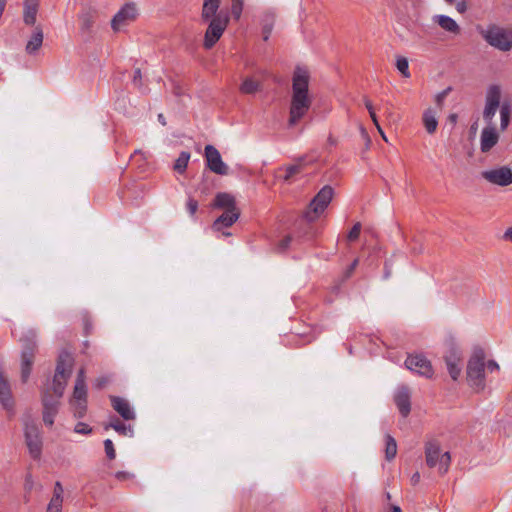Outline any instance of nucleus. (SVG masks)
Wrapping results in <instances>:
<instances>
[{"mask_svg": "<svg viewBox=\"0 0 512 512\" xmlns=\"http://www.w3.org/2000/svg\"><path fill=\"white\" fill-rule=\"evenodd\" d=\"M74 359L70 352L62 350L56 361L52 383H47L40 389L43 409L59 410L60 399L64 395L69 378L72 374Z\"/></svg>", "mask_w": 512, "mask_h": 512, "instance_id": "f257e3e1", "label": "nucleus"}, {"mask_svg": "<svg viewBox=\"0 0 512 512\" xmlns=\"http://www.w3.org/2000/svg\"><path fill=\"white\" fill-rule=\"evenodd\" d=\"M310 74L307 68L297 66L292 77V96L288 125L295 126L309 111L312 98L309 95Z\"/></svg>", "mask_w": 512, "mask_h": 512, "instance_id": "f03ea898", "label": "nucleus"}, {"mask_svg": "<svg viewBox=\"0 0 512 512\" xmlns=\"http://www.w3.org/2000/svg\"><path fill=\"white\" fill-rule=\"evenodd\" d=\"M485 358L486 354L484 349L480 346H475L467 363V382L476 392L483 391L486 387Z\"/></svg>", "mask_w": 512, "mask_h": 512, "instance_id": "7ed1b4c3", "label": "nucleus"}, {"mask_svg": "<svg viewBox=\"0 0 512 512\" xmlns=\"http://www.w3.org/2000/svg\"><path fill=\"white\" fill-rule=\"evenodd\" d=\"M477 29L490 46L504 52L512 49V30H507L496 24H490L486 29L478 26Z\"/></svg>", "mask_w": 512, "mask_h": 512, "instance_id": "20e7f679", "label": "nucleus"}, {"mask_svg": "<svg viewBox=\"0 0 512 512\" xmlns=\"http://www.w3.org/2000/svg\"><path fill=\"white\" fill-rule=\"evenodd\" d=\"M334 195V189L325 185L310 201L307 209L303 212V221L307 224L315 222L330 204Z\"/></svg>", "mask_w": 512, "mask_h": 512, "instance_id": "39448f33", "label": "nucleus"}, {"mask_svg": "<svg viewBox=\"0 0 512 512\" xmlns=\"http://www.w3.org/2000/svg\"><path fill=\"white\" fill-rule=\"evenodd\" d=\"M21 342V381L22 383H26L30 377L38 349L36 333L34 331H29L24 337L21 338Z\"/></svg>", "mask_w": 512, "mask_h": 512, "instance_id": "423d86ee", "label": "nucleus"}, {"mask_svg": "<svg viewBox=\"0 0 512 512\" xmlns=\"http://www.w3.org/2000/svg\"><path fill=\"white\" fill-rule=\"evenodd\" d=\"M229 21L230 15L227 10H220L216 18L209 19L203 41V47L206 50L212 49L220 40L229 24Z\"/></svg>", "mask_w": 512, "mask_h": 512, "instance_id": "0eeeda50", "label": "nucleus"}, {"mask_svg": "<svg viewBox=\"0 0 512 512\" xmlns=\"http://www.w3.org/2000/svg\"><path fill=\"white\" fill-rule=\"evenodd\" d=\"M25 443L33 459H39L42 454V436L40 427L32 419H27L24 423Z\"/></svg>", "mask_w": 512, "mask_h": 512, "instance_id": "6e6552de", "label": "nucleus"}, {"mask_svg": "<svg viewBox=\"0 0 512 512\" xmlns=\"http://www.w3.org/2000/svg\"><path fill=\"white\" fill-rule=\"evenodd\" d=\"M501 104V88L499 85H491L489 86L486 98H485V107L483 110V119L487 123V125H494L493 118L500 108Z\"/></svg>", "mask_w": 512, "mask_h": 512, "instance_id": "1a4fd4ad", "label": "nucleus"}, {"mask_svg": "<svg viewBox=\"0 0 512 512\" xmlns=\"http://www.w3.org/2000/svg\"><path fill=\"white\" fill-rule=\"evenodd\" d=\"M138 16L136 4L133 2L126 3L112 18L111 28L114 32H118L121 27L135 21Z\"/></svg>", "mask_w": 512, "mask_h": 512, "instance_id": "9d476101", "label": "nucleus"}, {"mask_svg": "<svg viewBox=\"0 0 512 512\" xmlns=\"http://www.w3.org/2000/svg\"><path fill=\"white\" fill-rule=\"evenodd\" d=\"M450 377L457 381L462 371V353L459 348L451 345L443 355Z\"/></svg>", "mask_w": 512, "mask_h": 512, "instance_id": "9b49d317", "label": "nucleus"}, {"mask_svg": "<svg viewBox=\"0 0 512 512\" xmlns=\"http://www.w3.org/2000/svg\"><path fill=\"white\" fill-rule=\"evenodd\" d=\"M405 366L407 369L426 378H432L434 374L431 362L422 354L409 355L405 360Z\"/></svg>", "mask_w": 512, "mask_h": 512, "instance_id": "f8f14e48", "label": "nucleus"}, {"mask_svg": "<svg viewBox=\"0 0 512 512\" xmlns=\"http://www.w3.org/2000/svg\"><path fill=\"white\" fill-rule=\"evenodd\" d=\"M204 156L210 171L218 175L228 174V166L222 161L219 151L213 145L205 146Z\"/></svg>", "mask_w": 512, "mask_h": 512, "instance_id": "ddd939ff", "label": "nucleus"}, {"mask_svg": "<svg viewBox=\"0 0 512 512\" xmlns=\"http://www.w3.org/2000/svg\"><path fill=\"white\" fill-rule=\"evenodd\" d=\"M481 177L491 184L508 186L512 184V171L507 166L481 172Z\"/></svg>", "mask_w": 512, "mask_h": 512, "instance_id": "4468645a", "label": "nucleus"}, {"mask_svg": "<svg viewBox=\"0 0 512 512\" xmlns=\"http://www.w3.org/2000/svg\"><path fill=\"white\" fill-rule=\"evenodd\" d=\"M500 139V134L495 125H487L481 131L480 150L482 153H488L495 147Z\"/></svg>", "mask_w": 512, "mask_h": 512, "instance_id": "2eb2a0df", "label": "nucleus"}, {"mask_svg": "<svg viewBox=\"0 0 512 512\" xmlns=\"http://www.w3.org/2000/svg\"><path fill=\"white\" fill-rule=\"evenodd\" d=\"M394 402L402 417H407L411 412V391L408 386H400L394 396Z\"/></svg>", "mask_w": 512, "mask_h": 512, "instance_id": "dca6fc26", "label": "nucleus"}, {"mask_svg": "<svg viewBox=\"0 0 512 512\" xmlns=\"http://www.w3.org/2000/svg\"><path fill=\"white\" fill-rule=\"evenodd\" d=\"M110 403L112 408L126 421L136 418L135 411L131 407L129 401L120 396L110 395Z\"/></svg>", "mask_w": 512, "mask_h": 512, "instance_id": "f3484780", "label": "nucleus"}, {"mask_svg": "<svg viewBox=\"0 0 512 512\" xmlns=\"http://www.w3.org/2000/svg\"><path fill=\"white\" fill-rule=\"evenodd\" d=\"M240 210L224 211L212 224V229L216 232L222 231L223 228L231 227L240 217Z\"/></svg>", "mask_w": 512, "mask_h": 512, "instance_id": "a211bd4d", "label": "nucleus"}, {"mask_svg": "<svg viewBox=\"0 0 512 512\" xmlns=\"http://www.w3.org/2000/svg\"><path fill=\"white\" fill-rule=\"evenodd\" d=\"M0 403L2 407L10 412L14 409V399L11 392L9 381L4 377L0 371Z\"/></svg>", "mask_w": 512, "mask_h": 512, "instance_id": "6ab92c4d", "label": "nucleus"}, {"mask_svg": "<svg viewBox=\"0 0 512 512\" xmlns=\"http://www.w3.org/2000/svg\"><path fill=\"white\" fill-rule=\"evenodd\" d=\"M211 207L214 209H223L224 211L240 210L236 205L235 197L227 192H219L215 195Z\"/></svg>", "mask_w": 512, "mask_h": 512, "instance_id": "aec40b11", "label": "nucleus"}, {"mask_svg": "<svg viewBox=\"0 0 512 512\" xmlns=\"http://www.w3.org/2000/svg\"><path fill=\"white\" fill-rule=\"evenodd\" d=\"M38 8L39 0H24L23 21L26 25H35Z\"/></svg>", "mask_w": 512, "mask_h": 512, "instance_id": "412c9836", "label": "nucleus"}, {"mask_svg": "<svg viewBox=\"0 0 512 512\" xmlns=\"http://www.w3.org/2000/svg\"><path fill=\"white\" fill-rule=\"evenodd\" d=\"M43 38H44V35H43V30H42L41 26H39V25L35 26L33 33L26 44V47H25L26 53L29 55L35 54L41 48L42 43H43Z\"/></svg>", "mask_w": 512, "mask_h": 512, "instance_id": "4be33fe9", "label": "nucleus"}, {"mask_svg": "<svg viewBox=\"0 0 512 512\" xmlns=\"http://www.w3.org/2000/svg\"><path fill=\"white\" fill-rule=\"evenodd\" d=\"M221 0H203L201 20L208 22L209 19L216 18L219 14Z\"/></svg>", "mask_w": 512, "mask_h": 512, "instance_id": "5701e85b", "label": "nucleus"}, {"mask_svg": "<svg viewBox=\"0 0 512 512\" xmlns=\"http://www.w3.org/2000/svg\"><path fill=\"white\" fill-rule=\"evenodd\" d=\"M426 463L430 468L436 466L440 459V445L437 441H429L425 445Z\"/></svg>", "mask_w": 512, "mask_h": 512, "instance_id": "b1692460", "label": "nucleus"}, {"mask_svg": "<svg viewBox=\"0 0 512 512\" xmlns=\"http://www.w3.org/2000/svg\"><path fill=\"white\" fill-rule=\"evenodd\" d=\"M434 22L437 23L443 30L458 35L461 32V28L458 23L447 15H437L434 17Z\"/></svg>", "mask_w": 512, "mask_h": 512, "instance_id": "393cba45", "label": "nucleus"}, {"mask_svg": "<svg viewBox=\"0 0 512 512\" xmlns=\"http://www.w3.org/2000/svg\"><path fill=\"white\" fill-rule=\"evenodd\" d=\"M109 428L114 429L117 433L123 436H130L132 437L134 434V429L131 425H126L122 421H120L119 418L116 416H113L111 418V421L104 426L105 430H108Z\"/></svg>", "mask_w": 512, "mask_h": 512, "instance_id": "a878e982", "label": "nucleus"}, {"mask_svg": "<svg viewBox=\"0 0 512 512\" xmlns=\"http://www.w3.org/2000/svg\"><path fill=\"white\" fill-rule=\"evenodd\" d=\"M423 125L429 134H434L438 127V120L436 113L432 108H428L424 111L422 116Z\"/></svg>", "mask_w": 512, "mask_h": 512, "instance_id": "bb28decb", "label": "nucleus"}, {"mask_svg": "<svg viewBox=\"0 0 512 512\" xmlns=\"http://www.w3.org/2000/svg\"><path fill=\"white\" fill-rule=\"evenodd\" d=\"M512 118V106L509 101H504L500 104V130L505 131Z\"/></svg>", "mask_w": 512, "mask_h": 512, "instance_id": "cd10ccee", "label": "nucleus"}, {"mask_svg": "<svg viewBox=\"0 0 512 512\" xmlns=\"http://www.w3.org/2000/svg\"><path fill=\"white\" fill-rule=\"evenodd\" d=\"M261 89V83L251 77H247L240 85V91L243 94H255Z\"/></svg>", "mask_w": 512, "mask_h": 512, "instance_id": "c85d7f7f", "label": "nucleus"}, {"mask_svg": "<svg viewBox=\"0 0 512 512\" xmlns=\"http://www.w3.org/2000/svg\"><path fill=\"white\" fill-rule=\"evenodd\" d=\"M79 19L81 21V30L88 32L91 30L94 19H95V11L88 9L86 11H83L81 15L79 16Z\"/></svg>", "mask_w": 512, "mask_h": 512, "instance_id": "c756f323", "label": "nucleus"}, {"mask_svg": "<svg viewBox=\"0 0 512 512\" xmlns=\"http://www.w3.org/2000/svg\"><path fill=\"white\" fill-rule=\"evenodd\" d=\"M190 153L187 152V151H182L178 158L175 160V163H174V166H173V169L179 173V174H183L186 169H187V166H188V162L190 160Z\"/></svg>", "mask_w": 512, "mask_h": 512, "instance_id": "7c9ffc66", "label": "nucleus"}, {"mask_svg": "<svg viewBox=\"0 0 512 512\" xmlns=\"http://www.w3.org/2000/svg\"><path fill=\"white\" fill-rule=\"evenodd\" d=\"M385 442V458L387 461H391L395 458L397 454V443L396 440L390 434H387L385 436Z\"/></svg>", "mask_w": 512, "mask_h": 512, "instance_id": "2f4dec72", "label": "nucleus"}, {"mask_svg": "<svg viewBox=\"0 0 512 512\" xmlns=\"http://www.w3.org/2000/svg\"><path fill=\"white\" fill-rule=\"evenodd\" d=\"M302 219L303 214L295 223L297 229L299 230V235L302 237L312 238L314 236V229L312 223L307 224L306 221L302 222Z\"/></svg>", "mask_w": 512, "mask_h": 512, "instance_id": "473e14b6", "label": "nucleus"}, {"mask_svg": "<svg viewBox=\"0 0 512 512\" xmlns=\"http://www.w3.org/2000/svg\"><path fill=\"white\" fill-rule=\"evenodd\" d=\"M72 397H73V400H75V402L87 401L86 383H83L81 380L75 381V386H74Z\"/></svg>", "mask_w": 512, "mask_h": 512, "instance_id": "72a5a7b5", "label": "nucleus"}, {"mask_svg": "<svg viewBox=\"0 0 512 512\" xmlns=\"http://www.w3.org/2000/svg\"><path fill=\"white\" fill-rule=\"evenodd\" d=\"M303 167H304V159L303 158H300L298 160L297 164L288 166L285 170V175L283 177L284 181L289 182L293 178V176L302 172Z\"/></svg>", "mask_w": 512, "mask_h": 512, "instance_id": "f704fd0d", "label": "nucleus"}, {"mask_svg": "<svg viewBox=\"0 0 512 512\" xmlns=\"http://www.w3.org/2000/svg\"><path fill=\"white\" fill-rule=\"evenodd\" d=\"M231 16L238 21L241 17L244 0H231Z\"/></svg>", "mask_w": 512, "mask_h": 512, "instance_id": "c9c22d12", "label": "nucleus"}, {"mask_svg": "<svg viewBox=\"0 0 512 512\" xmlns=\"http://www.w3.org/2000/svg\"><path fill=\"white\" fill-rule=\"evenodd\" d=\"M396 67L399 70V72L403 75V77H410L409 63L407 58L402 56L398 57L396 60Z\"/></svg>", "mask_w": 512, "mask_h": 512, "instance_id": "e433bc0d", "label": "nucleus"}, {"mask_svg": "<svg viewBox=\"0 0 512 512\" xmlns=\"http://www.w3.org/2000/svg\"><path fill=\"white\" fill-rule=\"evenodd\" d=\"M58 411L57 409H43L42 410V417H43V422L46 426H49L51 427L53 424H54V419L56 417V415L58 414Z\"/></svg>", "mask_w": 512, "mask_h": 512, "instance_id": "4c0bfd02", "label": "nucleus"}, {"mask_svg": "<svg viewBox=\"0 0 512 512\" xmlns=\"http://www.w3.org/2000/svg\"><path fill=\"white\" fill-rule=\"evenodd\" d=\"M451 462V456L449 452H445L440 456L439 459V472L445 474L448 471Z\"/></svg>", "mask_w": 512, "mask_h": 512, "instance_id": "58836bf2", "label": "nucleus"}, {"mask_svg": "<svg viewBox=\"0 0 512 512\" xmlns=\"http://www.w3.org/2000/svg\"><path fill=\"white\" fill-rule=\"evenodd\" d=\"M87 412V401H79L75 403L74 417L81 419L86 415Z\"/></svg>", "mask_w": 512, "mask_h": 512, "instance_id": "ea45409f", "label": "nucleus"}, {"mask_svg": "<svg viewBox=\"0 0 512 512\" xmlns=\"http://www.w3.org/2000/svg\"><path fill=\"white\" fill-rule=\"evenodd\" d=\"M104 450L106 453V456L109 460H114L116 457V451L114 448V444L110 439H106L104 441Z\"/></svg>", "mask_w": 512, "mask_h": 512, "instance_id": "a19ab883", "label": "nucleus"}, {"mask_svg": "<svg viewBox=\"0 0 512 512\" xmlns=\"http://www.w3.org/2000/svg\"><path fill=\"white\" fill-rule=\"evenodd\" d=\"M451 91H452V88L447 87L446 89L442 90L435 96V103L438 106V108L442 109L444 100L449 95V93Z\"/></svg>", "mask_w": 512, "mask_h": 512, "instance_id": "79ce46f5", "label": "nucleus"}, {"mask_svg": "<svg viewBox=\"0 0 512 512\" xmlns=\"http://www.w3.org/2000/svg\"><path fill=\"white\" fill-rule=\"evenodd\" d=\"M92 431V427L84 422H78L74 427V432L78 434L89 435Z\"/></svg>", "mask_w": 512, "mask_h": 512, "instance_id": "37998d69", "label": "nucleus"}, {"mask_svg": "<svg viewBox=\"0 0 512 512\" xmlns=\"http://www.w3.org/2000/svg\"><path fill=\"white\" fill-rule=\"evenodd\" d=\"M360 232H361V223L357 222L353 225V227L349 231V233L347 235V239L349 241H356L359 238Z\"/></svg>", "mask_w": 512, "mask_h": 512, "instance_id": "c03bdc74", "label": "nucleus"}, {"mask_svg": "<svg viewBox=\"0 0 512 512\" xmlns=\"http://www.w3.org/2000/svg\"><path fill=\"white\" fill-rule=\"evenodd\" d=\"M187 210L191 216H194L198 210V201L192 197H189L186 203Z\"/></svg>", "mask_w": 512, "mask_h": 512, "instance_id": "a18cd8bd", "label": "nucleus"}, {"mask_svg": "<svg viewBox=\"0 0 512 512\" xmlns=\"http://www.w3.org/2000/svg\"><path fill=\"white\" fill-rule=\"evenodd\" d=\"M364 104H365L366 109L369 112V115H370L373 123L377 124V115L375 113V110H374L372 102L368 98L365 97L364 98Z\"/></svg>", "mask_w": 512, "mask_h": 512, "instance_id": "49530a36", "label": "nucleus"}, {"mask_svg": "<svg viewBox=\"0 0 512 512\" xmlns=\"http://www.w3.org/2000/svg\"><path fill=\"white\" fill-rule=\"evenodd\" d=\"M364 104H365L366 109L369 112V115H370L373 123L377 124V115L375 113V110H374L372 102L368 98L365 97L364 98Z\"/></svg>", "mask_w": 512, "mask_h": 512, "instance_id": "de8ad7c7", "label": "nucleus"}, {"mask_svg": "<svg viewBox=\"0 0 512 512\" xmlns=\"http://www.w3.org/2000/svg\"><path fill=\"white\" fill-rule=\"evenodd\" d=\"M359 260L356 258L352 261V263L346 268L344 272V279H348L354 273L356 267L358 266Z\"/></svg>", "mask_w": 512, "mask_h": 512, "instance_id": "09e8293b", "label": "nucleus"}, {"mask_svg": "<svg viewBox=\"0 0 512 512\" xmlns=\"http://www.w3.org/2000/svg\"><path fill=\"white\" fill-rule=\"evenodd\" d=\"M62 503H63V497H54L53 496L48 505L55 508L56 510H58V512H61L62 511Z\"/></svg>", "mask_w": 512, "mask_h": 512, "instance_id": "8fccbe9b", "label": "nucleus"}, {"mask_svg": "<svg viewBox=\"0 0 512 512\" xmlns=\"http://www.w3.org/2000/svg\"><path fill=\"white\" fill-rule=\"evenodd\" d=\"M133 84L139 88L142 87V73L140 68L134 70Z\"/></svg>", "mask_w": 512, "mask_h": 512, "instance_id": "3c124183", "label": "nucleus"}, {"mask_svg": "<svg viewBox=\"0 0 512 512\" xmlns=\"http://www.w3.org/2000/svg\"><path fill=\"white\" fill-rule=\"evenodd\" d=\"M292 241V237L290 235L285 236L280 242H279V250L284 251L286 250L290 243Z\"/></svg>", "mask_w": 512, "mask_h": 512, "instance_id": "603ef678", "label": "nucleus"}, {"mask_svg": "<svg viewBox=\"0 0 512 512\" xmlns=\"http://www.w3.org/2000/svg\"><path fill=\"white\" fill-rule=\"evenodd\" d=\"M468 9V0H461L456 3V10L460 14H464Z\"/></svg>", "mask_w": 512, "mask_h": 512, "instance_id": "864d4df0", "label": "nucleus"}, {"mask_svg": "<svg viewBox=\"0 0 512 512\" xmlns=\"http://www.w3.org/2000/svg\"><path fill=\"white\" fill-rule=\"evenodd\" d=\"M485 368L489 372L499 371L500 367L498 363L495 360H489L487 363H485Z\"/></svg>", "mask_w": 512, "mask_h": 512, "instance_id": "5fc2aeb1", "label": "nucleus"}, {"mask_svg": "<svg viewBox=\"0 0 512 512\" xmlns=\"http://www.w3.org/2000/svg\"><path fill=\"white\" fill-rule=\"evenodd\" d=\"M115 477L120 481H125L128 479H131L133 477V475L126 471H118V472H116Z\"/></svg>", "mask_w": 512, "mask_h": 512, "instance_id": "6e6d98bb", "label": "nucleus"}, {"mask_svg": "<svg viewBox=\"0 0 512 512\" xmlns=\"http://www.w3.org/2000/svg\"><path fill=\"white\" fill-rule=\"evenodd\" d=\"M360 133H361L362 138L365 140L366 147L368 148L371 144V138H370L367 130L363 126L360 127Z\"/></svg>", "mask_w": 512, "mask_h": 512, "instance_id": "4d7b16f0", "label": "nucleus"}, {"mask_svg": "<svg viewBox=\"0 0 512 512\" xmlns=\"http://www.w3.org/2000/svg\"><path fill=\"white\" fill-rule=\"evenodd\" d=\"M63 487L62 484L57 481L54 486L53 496L54 497H63Z\"/></svg>", "mask_w": 512, "mask_h": 512, "instance_id": "13d9d810", "label": "nucleus"}, {"mask_svg": "<svg viewBox=\"0 0 512 512\" xmlns=\"http://www.w3.org/2000/svg\"><path fill=\"white\" fill-rule=\"evenodd\" d=\"M411 251L415 255L422 254L424 252V246L421 243H415V245L411 248Z\"/></svg>", "mask_w": 512, "mask_h": 512, "instance_id": "bf43d9fd", "label": "nucleus"}, {"mask_svg": "<svg viewBox=\"0 0 512 512\" xmlns=\"http://www.w3.org/2000/svg\"><path fill=\"white\" fill-rule=\"evenodd\" d=\"M92 328H93V324H92L91 320L88 317H85L84 318V330H85V333L87 335L90 334Z\"/></svg>", "mask_w": 512, "mask_h": 512, "instance_id": "052dcab7", "label": "nucleus"}, {"mask_svg": "<svg viewBox=\"0 0 512 512\" xmlns=\"http://www.w3.org/2000/svg\"><path fill=\"white\" fill-rule=\"evenodd\" d=\"M374 125L376 126V128H377V130H378L379 134L381 135V137L383 138V140H384L385 142H388V139H387V137H386V135H385V133H384V131H383L382 127L380 126V124H379V121H378V120H377V124H374Z\"/></svg>", "mask_w": 512, "mask_h": 512, "instance_id": "680f3d73", "label": "nucleus"}, {"mask_svg": "<svg viewBox=\"0 0 512 512\" xmlns=\"http://www.w3.org/2000/svg\"><path fill=\"white\" fill-rule=\"evenodd\" d=\"M410 481H411V484H412V485H416V484H418V483H419V481H420V474H419V472H415V473L412 475V477H411Z\"/></svg>", "mask_w": 512, "mask_h": 512, "instance_id": "e2e57ef3", "label": "nucleus"}, {"mask_svg": "<svg viewBox=\"0 0 512 512\" xmlns=\"http://www.w3.org/2000/svg\"><path fill=\"white\" fill-rule=\"evenodd\" d=\"M503 238L507 241H511L512 242V227L508 228L505 233H504V236Z\"/></svg>", "mask_w": 512, "mask_h": 512, "instance_id": "0e129e2a", "label": "nucleus"}, {"mask_svg": "<svg viewBox=\"0 0 512 512\" xmlns=\"http://www.w3.org/2000/svg\"><path fill=\"white\" fill-rule=\"evenodd\" d=\"M107 383V380L105 378H99L96 382V388L102 389Z\"/></svg>", "mask_w": 512, "mask_h": 512, "instance_id": "69168bd1", "label": "nucleus"}, {"mask_svg": "<svg viewBox=\"0 0 512 512\" xmlns=\"http://www.w3.org/2000/svg\"><path fill=\"white\" fill-rule=\"evenodd\" d=\"M390 275H391V268L388 265V263L385 262V264H384V278L387 279V278L390 277Z\"/></svg>", "mask_w": 512, "mask_h": 512, "instance_id": "338daca9", "label": "nucleus"}, {"mask_svg": "<svg viewBox=\"0 0 512 512\" xmlns=\"http://www.w3.org/2000/svg\"><path fill=\"white\" fill-rule=\"evenodd\" d=\"M79 380H81L83 383H85V371H84V369H83V368H81V369L78 371L76 381H79Z\"/></svg>", "mask_w": 512, "mask_h": 512, "instance_id": "774afa93", "label": "nucleus"}]
</instances>
